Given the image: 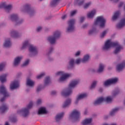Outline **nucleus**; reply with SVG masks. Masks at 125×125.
<instances>
[{"label": "nucleus", "instance_id": "nucleus-1", "mask_svg": "<svg viewBox=\"0 0 125 125\" xmlns=\"http://www.w3.org/2000/svg\"><path fill=\"white\" fill-rule=\"evenodd\" d=\"M110 47H116L115 50L114 51V54H117L119 52H121V50L123 49V46H122L118 42H112L110 40H107L104 46L103 47L104 50H107L109 49Z\"/></svg>", "mask_w": 125, "mask_h": 125}, {"label": "nucleus", "instance_id": "nucleus-2", "mask_svg": "<svg viewBox=\"0 0 125 125\" xmlns=\"http://www.w3.org/2000/svg\"><path fill=\"white\" fill-rule=\"evenodd\" d=\"M79 83H80L79 80H73L71 81L69 84L68 88L62 92V95L65 97L71 95V94L73 93V88H74Z\"/></svg>", "mask_w": 125, "mask_h": 125}, {"label": "nucleus", "instance_id": "nucleus-3", "mask_svg": "<svg viewBox=\"0 0 125 125\" xmlns=\"http://www.w3.org/2000/svg\"><path fill=\"white\" fill-rule=\"evenodd\" d=\"M61 35V34L60 33V32L58 31H55L53 36L48 37L47 41L48 42H49L51 44H54V43L56 42V40L59 39Z\"/></svg>", "mask_w": 125, "mask_h": 125}, {"label": "nucleus", "instance_id": "nucleus-4", "mask_svg": "<svg viewBox=\"0 0 125 125\" xmlns=\"http://www.w3.org/2000/svg\"><path fill=\"white\" fill-rule=\"evenodd\" d=\"M112 100H113V98H111V97H107L106 99L103 97H101L95 101L94 105H95V106H96L97 105H101V104H102L103 102L110 103V102H111Z\"/></svg>", "mask_w": 125, "mask_h": 125}, {"label": "nucleus", "instance_id": "nucleus-5", "mask_svg": "<svg viewBox=\"0 0 125 125\" xmlns=\"http://www.w3.org/2000/svg\"><path fill=\"white\" fill-rule=\"evenodd\" d=\"M33 107V102H31L29 104L27 105V108H22V110H20L18 111L19 114L22 113V116L23 117H27L29 114V110Z\"/></svg>", "mask_w": 125, "mask_h": 125}, {"label": "nucleus", "instance_id": "nucleus-6", "mask_svg": "<svg viewBox=\"0 0 125 125\" xmlns=\"http://www.w3.org/2000/svg\"><path fill=\"white\" fill-rule=\"evenodd\" d=\"M80 116L81 113L79 111L74 109L70 115L69 118L70 119H71L72 120H73V121L76 122L77 121L80 120Z\"/></svg>", "mask_w": 125, "mask_h": 125}, {"label": "nucleus", "instance_id": "nucleus-7", "mask_svg": "<svg viewBox=\"0 0 125 125\" xmlns=\"http://www.w3.org/2000/svg\"><path fill=\"white\" fill-rule=\"evenodd\" d=\"M105 23H106V20H105L103 16H100L97 18L94 24L97 25L100 23L101 28H103L104 26H105Z\"/></svg>", "mask_w": 125, "mask_h": 125}, {"label": "nucleus", "instance_id": "nucleus-8", "mask_svg": "<svg viewBox=\"0 0 125 125\" xmlns=\"http://www.w3.org/2000/svg\"><path fill=\"white\" fill-rule=\"evenodd\" d=\"M57 76H62L59 79V82H64V81H66L68 78H70L71 74H66L64 73L63 71H59L57 73H56Z\"/></svg>", "mask_w": 125, "mask_h": 125}, {"label": "nucleus", "instance_id": "nucleus-9", "mask_svg": "<svg viewBox=\"0 0 125 125\" xmlns=\"http://www.w3.org/2000/svg\"><path fill=\"white\" fill-rule=\"evenodd\" d=\"M0 93L4 96V97L0 99V102H3V101L5 100V97H8V96H9V94L7 92V90L4 86H1L0 87Z\"/></svg>", "mask_w": 125, "mask_h": 125}, {"label": "nucleus", "instance_id": "nucleus-10", "mask_svg": "<svg viewBox=\"0 0 125 125\" xmlns=\"http://www.w3.org/2000/svg\"><path fill=\"white\" fill-rule=\"evenodd\" d=\"M10 19L12 22L16 23V25H20L23 23V20H20L18 18V16L16 14H14L11 15Z\"/></svg>", "mask_w": 125, "mask_h": 125}, {"label": "nucleus", "instance_id": "nucleus-11", "mask_svg": "<svg viewBox=\"0 0 125 125\" xmlns=\"http://www.w3.org/2000/svg\"><path fill=\"white\" fill-rule=\"evenodd\" d=\"M75 20L72 19L68 21V26L67 28V32L72 33L75 31Z\"/></svg>", "mask_w": 125, "mask_h": 125}, {"label": "nucleus", "instance_id": "nucleus-12", "mask_svg": "<svg viewBox=\"0 0 125 125\" xmlns=\"http://www.w3.org/2000/svg\"><path fill=\"white\" fill-rule=\"evenodd\" d=\"M24 10L29 13V15L31 16L35 13V11L31 8L29 4H26L24 6Z\"/></svg>", "mask_w": 125, "mask_h": 125}, {"label": "nucleus", "instance_id": "nucleus-13", "mask_svg": "<svg viewBox=\"0 0 125 125\" xmlns=\"http://www.w3.org/2000/svg\"><path fill=\"white\" fill-rule=\"evenodd\" d=\"M0 7H3V8H4V9L5 10V11H6V12H8L9 11H10V10H11L12 8V5H8L6 6V3L3 2L0 5Z\"/></svg>", "mask_w": 125, "mask_h": 125}, {"label": "nucleus", "instance_id": "nucleus-14", "mask_svg": "<svg viewBox=\"0 0 125 125\" xmlns=\"http://www.w3.org/2000/svg\"><path fill=\"white\" fill-rule=\"evenodd\" d=\"M29 51L33 53L34 55H36L38 53V49L36 47L34 46L33 45H29Z\"/></svg>", "mask_w": 125, "mask_h": 125}, {"label": "nucleus", "instance_id": "nucleus-15", "mask_svg": "<svg viewBox=\"0 0 125 125\" xmlns=\"http://www.w3.org/2000/svg\"><path fill=\"white\" fill-rule=\"evenodd\" d=\"M118 82V78H114L112 79H109L104 82V85L107 86L113 83H115Z\"/></svg>", "mask_w": 125, "mask_h": 125}, {"label": "nucleus", "instance_id": "nucleus-16", "mask_svg": "<svg viewBox=\"0 0 125 125\" xmlns=\"http://www.w3.org/2000/svg\"><path fill=\"white\" fill-rule=\"evenodd\" d=\"M18 87H19V82L17 81H14L13 82L10 86V89L11 90L15 89L18 88Z\"/></svg>", "mask_w": 125, "mask_h": 125}, {"label": "nucleus", "instance_id": "nucleus-17", "mask_svg": "<svg viewBox=\"0 0 125 125\" xmlns=\"http://www.w3.org/2000/svg\"><path fill=\"white\" fill-rule=\"evenodd\" d=\"M125 67V62H123L122 63L119 64L116 67V70L118 72L123 70V69Z\"/></svg>", "mask_w": 125, "mask_h": 125}, {"label": "nucleus", "instance_id": "nucleus-18", "mask_svg": "<svg viewBox=\"0 0 125 125\" xmlns=\"http://www.w3.org/2000/svg\"><path fill=\"white\" fill-rule=\"evenodd\" d=\"M87 96V94H86V93L79 95L77 98L76 101L75 102V104H77L78 103H79V101H80L81 99H83V98L86 97Z\"/></svg>", "mask_w": 125, "mask_h": 125}, {"label": "nucleus", "instance_id": "nucleus-19", "mask_svg": "<svg viewBox=\"0 0 125 125\" xmlns=\"http://www.w3.org/2000/svg\"><path fill=\"white\" fill-rule=\"evenodd\" d=\"M8 110V107L5 104H3L0 107V112H1V113H4V112L7 111Z\"/></svg>", "mask_w": 125, "mask_h": 125}, {"label": "nucleus", "instance_id": "nucleus-20", "mask_svg": "<svg viewBox=\"0 0 125 125\" xmlns=\"http://www.w3.org/2000/svg\"><path fill=\"white\" fill-rule=\"evenodd\" d=\"M92 122V119L86 118L82 122V125H89V124H90V123H91Z\"/></svg>", "mask_w": 125, "mask_h": 125}, {"label": "nucleus", "instance_id": "nucleus-21", "mask_svg": "<svg viewBox=\"0 0 125 125\" xmlns=\"http://www.w3.org/2000/svg\"><path fill=\"white\" fill-rule=\"evenodd\" d=\"M22 57H17L14 62V65L15 66H18L19 63H20V61H21V59H22Z\"/></svg>", "mask_w": 125, "mask_h": 125}, {"label": "nucleus", "instance_id": "nucleus-22", "mask_svg": "<svg viewBox=\"0 0 125 125\" xmlns=\"http://www.w3.org/2000/svg\"><path fill=\"white\" fill-rule=\"evenodd\" d=\"M71 99H66L62 105V108H66V107H68V106L71 104Z\"/></svg>", "mask_w": 125, "mask_h": 125}, {"label": "nucleus", "instance_id": "nucleus-23", "mask_svg": "<svg viewBox=\"0 0 125 125\" xmlns=\"http://www.w3.org/2000/svg\"><path fill=\"white\" fill-rule=\"evenodd\" d=\"M35 85V82L32 81L30 79H27L26 82V85L28 86H30V87H33Z\"/></svg>", "mask_w": 125, "mask_h": 125}, {"label": "nucleus", "instance_id": "nucleus-24", "mask_svg": "<svg viewBox=\"0 0 125 125\" xmlns=\"http://www.w3.org/2000/svg\"><path fill=\"white\" fill-rule=\"evenodd\" d=\"M95 13H96V10H93L87 14V16L88 18H93V16L95 15Z\"/></svg>", "mask_w": 125, "mask_h": 125}, {"label": "nucleus", "instance_id": "nucleus-25", "mask_svg": "<svg viewBox=\"0 0 125 125\" xmlns=\"http://www.w3.org/2000/svg\"><path fill=\"white\" fill-rule=\"evenodd\" d=\"M120 14H121V13L120 12V11H118L115 12L113 16H112V20H116V19H118Z\"/></svg>", "mask_w": 125, "mask_h": 125}, {"label": "nucleus", "instance_id": "nucleus-26", "mask_svg": "<svg viewBox=\"0 0 125 125\" xmlns=\"http://www.w3.org/2000/svg\"><path fill=\"white\" fill-rule=\"evenodd\" d=\"M64 116V113L63 112H62L60 114H58L56 115V121L57 122H59L60 120H61Z\"/></svg>", "mask_w": 125, "mask_h": 125}, {"label": "nucleus", "instance_id": "nucleus-27", "mask_svg": "<svg viewBox=\"0 0 125 125\" xmlns=\"http://www.w3.org/2000/svg\"><path fill=\"white\" fill-rule=\"evenodd\" d=\"M46 110L44 107L41 108L38 111V115H42L43 114H46Z\"/></svg>", "mask_w": 125, "mask_h": 125}, {"label": "nucleus", "instance_id": "nucleus-28", "mask_svg": "<svg viewBox=\"0 0 125 125\" xmlns=\"http://www.w3.org/2000/svg\"><path fill=\"white\" fill-rule=\"evenodd\" d=\"M6 77H7L6 74H4L0 76V81L2 83L6 82Z\"/></svg>", "mask_w": 125, "mask_h": 125}, {"label": "nucleus", "instance_id": "nucleus-29", "mask_svg": "<svg viewBox=\"0 0 125 125\" xmlns=\"http://www.w3.org/2000/svg\"><path fill=\"white\" fill-rule=\"evenodd\" d=\"M11 46V42H10V39L6 40L4 43V46L5 47H10Z\"/></svg>", "mask_w": 125, "mask_h": 125}, {"label": "nucleus", "instance_id": "nucleus-30", "mask_svg": "<svg viewBox=\"0 0 125 125\" xmlns=\"http://www.w3.org/2000/svg\"><path fill=\"white\" fill-rule=\"evenodd\" d=\"M11 36L13 38H18V37L19 36V34L18 33V32H17V31H12L11 32Z\"/></svg>", "mask_w": 125, "mask_h": 125}, {"label": "nucleus", "instance_id": "nucleus-31", "mask_svg": "<svg viewBox=\"0 0 125 125\" xmlns=\"http://www.w3.org/2000/svg\"><path fill=\"white\" fill-rule=\"evenodd\" d=\"M104 65H103V64L102 63H100L99 64V69L97 71V73H102V72L103 71V69H104Z\"/></svg>", "mask_w": 125, "mask_h": 125}, {"label": "nucleus", "instance_id": "nucleus-32", "mask_svg": "<svg viewBox=\"0 0 125 125\" xmlns=\"http://www.w3.org/2000/svg\"><path fill=\"white\" fill-rule=\"evenodd\" d=\"M88 59H89V55H85L83 59L82 60V63H85V62L88 61Z\"/></svg>", "mask_w": 125, "mask_h": 125}, {"label": "nucleus", "instance_id": "nucleus-33", "mask_svg": "<svg viewBox=\"0 0 125 125\" xmlns=\"http://www.w3.org/2000/svg\"><path fill=\"white\" fill-rule=\"evenodd\" d=\"M118 111H119V108L118 107L112 109V110L109 113L110 116H114V115H115V113L116 112H118Z\"/></svg>", "mask_w": 125, "mask_h": 125}, {"label": "nucleus", "instance_id": "nucleus-34", "mask_svg": "<svg viewBox=\"0 0 125 125\" xmlns=\"http://www.w3.org/2000/svg\"><path fill=\"white\" fill-rule=\"evenodd\" d=\"M83 2H84V0H75V1H74V3L75 4L78 3V5H82Z\"/></svg>", "mask_w": 125, "mask_h": 125}, {"label": "nucleus", "instance_id": "nucleus-35", "mask_svg": "<svg viewBox=\"0 0 125 125\" xmlns=\"http://www.w3.org/2000/svg\"><path fill=\"white\" fill-rule=\"evenodd\" d=\"M60 0H52L51 5L52 6H55V5H57V3L59 2Z\"/></svg>", "mask_w": 125, "mask_h": 125}, {"label": "nucleus", "instance_id": "nucleus-36", "mask_svg": "<svg viewBox=\"0 0 125 125\" xmlns=\"http://www.w3.org/2000/svg\"><path fill=\"white\" fill-rule=\"evenodd\" d=\"M50 83V78L49 77H47L45 79L44 84L45 85H47Z\"/></svg>", "mask_w": 125, "mask_h": 125}, {"label": "nucleus", "instance_id": "nucleus-37", "mask_svg": "<svg viewBox=\"0 0 125 125\" xmlns=\"http://www.w3.org/2000/svg\"><path fill=\"white\" fill-rule=\"evenodd\" d=\"M29 45V42L25 41L24 42H23L22 46L21 47V49H24V48H26V47H27V46Z\"/></svg>", "mask_w": 125, "mask_h": 125}, {"label": "nucleus", "instance_id": "nucleus-38", "mask_svg": "<svg viewBox=\"0 0 125 125\" xmlns=\"http://www.w3.org/2000/svg\"><path fill=\"white\" fill-rule=\"evenodd\" d=\"M97 83V82L96 81H94L92 83L91 87H90V89H92L93 88H94V87H95V86H96Z\"/></svg>", "mask_w": 125, "mask_h": 125}, {"label": "nucleus", "instance_id": "nucleus-39", "mask_svg": "<svg viewBox=\"0 0 125 125\" xmlns=\"http://www.w3.org/2000/svg\"><path fill=\"white\" fill-rule=\"evenodd\" d=\"M74 63L75 61L74 60V59H71L70 61H69V65L70 66V67H73V66H74Z\"/></svg>", "mask_w": 125, "mask_h": 125}, {"label": "nucleus", "instance_id": "nucleus-40", "mask_svg": "<svg viewBox=\"0 0 125 125\" xmlns=\"http://www.w3.org/2000/svg\"><path fill=\"white\" fill-rule=\"evenodd\" d=\"M5 66V63L2 62L0 63V71H2V69Z\"/></svg>", "mask_w": 125, "mask_h": 125}, {"label": "nucleus", "instance_id": "nucleus-41", "mask_svg": "<svg viewBox=\"0 0 125 125\" xmlns=\"http://www.w3.org/2000/svg\"><path fill=\"white\" fill-rule=\"evenodd\" d=\"M119 92H120V91L119 90V89L114 91L112 92L113 96H116V95H118V94H119Z\"/></svg>", "mask_w": 125, "mask_h": 125}, {"label": "nucleus", "instance_id": "nucleus-42", "mask_svg": "<svg viewBox=\"0 0 125 125\" xmlns=\"http://www.w3.org/2000/svg\"><path fill=\"white\" fill-rule=\"evenodd\" d=\"M90 5H91V2H89L88 3H87L84 5V8L85 9H86V8H88V7H89Z\"/></svg>", "mask_w": 125, "mask_h": 125}, {"label": "nucleus", "instance_id": "nucleus-43", "mask_svg": "<svg viewBox=\"0 0 125 125\" xmlns=\"http://www.w3.org/2000/svg\"><path fill=\"white\" fill-rule=\"evenodd\" d=\"M77 12H78V11H77V10L72 11L70 12V16H74V15H75V14H76V13H77Z\"/></svg>", "mask_w": 125, "mask_h": 125}, {"label": "nucleus", "instance_id": "nucleus-44", "mask_svg": "<svg viewBox=\"0 0 125 125\" xmlns=\"http://www.w3.org/2000/svg\"><path fill=\"white\" fill-rule=\"evenodd\" d=\"M29 60H26L23 64H22V67H24V66H27L28 64H29Z\"/></svg>", "mask_w": 125, "mask_h": 125}, {"label": "nucleus", "instance_id": "nucleus-45", "mask_svg": "<svg viewBox=\"0 0 125 125\" xmlns=\"http://www.w3.org/2000/svg\"><path fill=\"white\" fill-rule=\"evenodd\" d=\"M106 34H107V31L105 30L101 34V38H104L105 36H106Z\"/></svg>", "mask_w": 125, "mask_h": 125}, {"label": "nucleus", "instance_id": "nucleus-46", "mask_svg": "<svg viewBox=\"0 0 125 125\" xmlns=\"http://www.w3.org/2000/svg\"><path fill=\"white\" fill-rule=\"evenodd\" d=\"M43 76H44V73H42L41 74L37 77V79H42V78Z\"/></svg>", "mask_w": 125, "mask_h": 125}, {"label": "nucleus", "instance_id": "nucleus-47", "mask_svg": "<svg viewBox=\"0 0 125 125\" xmlns=\"http://www.w3.org/2000/svg\"><path fill=\"white\" fill-rule=\"evenodd\" d=\"M42 85L38 86L36 90L37 92H39V91H41V90H42Z\"/></svg>", "mask_w": 125, "mask_h": 125}, {"label": "nucleus", "instance_id": "nucleus-48", "mask_svg": "<svg viewBox=\"0 0 125 125\" xmlns=\"http://www.w3.org/2000/svg\"><path fill=\"white\" fill-rule=\"evenodd\" d=\"M94 31H95V29H92V30H90L88 32L89 35H92V34H93V33H94Z\"/></svg>", "mask_w": 125, "mask_h": 125}, {"label": "nucleus", "instance_id": "nucleus-49", "mask_svg": "<svg viewBox=\"0 0 125 125\" xmlns=\"http://www.w3.org/2000/svg\"><path fill=\"white\" fill-rule=\"evenodd\" d=\"M11 121L12 122V123H16V122L17 121V119L15 117H13L11 118Z\"/></svg>", "mask_w": 125, "mask_h": 125}, {"label": "nucleus", "instance_id": "nucleus-50", "mask_svg": "<svg viewBox=\"0 0 125 125\" xmlns=\"http://www.w3.org/2000/svg\"><path fill=\"white\" fill-rule=\"evenodd\" d=\"M85 19V18H84V17H81L80 19L81 23H83V21H84Z\"/></svg>", "mask_w": 125, "mask_h": 125}, {"label": "nucleus", "instance_id": "nucleus-51", "mask_svg": "<svg viewBox=\"0 0 125 125\" xmlns=\"http://www.w3.org/2000/svg\"><path fill=\"white\" fill-rule=\"evenodd\" d=\"M42 103V100L40 99L37 101V105H40Z\"/></svg>", "mask_w": 125, "mask_h": 125}, {"label": "nucleus", "instance_id": "nucleus-52", "mask_svg": "<svg viewBox=\"0 0 125 125\" xmlns=\"http://www.w3.org/2000/svg\"><path fill=\"white\" fill-rule=\"evenodd\" d=\"M75 63H76V64H79V63H81V59H79L77 60Z\"/></svg>", "mask_w": 125, "mask_h": 125}, {"label": "nucleus", "instance_id": "nucleus-53", "mask_svg": "<svg viewBox=\"0 0 125 125\" xmlns=\"http://www.w3.org/2000/svg\"><path fill=\"white\" fill-rule=\"evenodd\" d=\"M80 54H81V52H80L79 51H77L76 52V53L75 54V56H79V55H80Z\"/></svg>", "mask_w": 125, "mask_h": 125}, {"label": "nucleus", "instance_id": "nucleus-54", "mask_svg": "<svg viewBox=\"0 0 125 125\" xmlns=\"http://www.w3.org/2000/svg\"><path fill=\"white\" fill-rule=\"evenodd\" d=\"M42 27L41 26L39 27L38 28H37V32H40V31L42 30Z\"/></svg>", "mask_w": 125, "mask_h": 125}, {"label": "nucleus", "instance_id": "nucleus-55", "mask_svg": "<svg viewBox=\"0 0 125 125\" xmlns=\"http://www.w3.org/2000/svg\"><path fill=\"white\" fill-rule=\"evenodd\" d=\"M53 50V48L51 47L50 48V50L48 53V54H50V53H51V52Z\"/></svg>", "mask_w": 125, "mask_h": 125}, {"label": "nucleus", "instance_id": "nucleus-56", "mask_svg": "<svg viewBox=\"0 0 125 125\" xmlns=\"http://www.w3.org/2000/svg\"><path fill=\"white\" fill-rule=\"evenodd\" d=\"M65 18H67V15H63L62 17V20H64V19H65Z\"/></svg>", "mask_w": 125, "mask_h": 125}, {"label": "nucleus", "instance_id": "nucleus-57", "mask_svg": "<svg viewBox=\"0 0 125 125\" xmlns=\"http://www.w3.org/2000/svg\"><path fill=\"white\" fill-rule=\"evenodd\" d=\"M51 94H52V95H55V94H56V91H52Z\"/></svg>", "mask_w": 125, "mask_h": 125}, {"label": "nucleus", "instance_id": "nucleus-58", "mask_svg": "<svg viewBox=\"0 0 125 125\" xmlns=\"http://www.w3.org/2000/svg\"><path fill=\"white\" fill-rule=\"evenodd\" d=\"M87 26V24H85L83 25V28H86Z\"/></svg>", "mask_w": 125, "mask_h": 125}, {"label": "nucleus", "instance_id": "nucleus-59", "mask_svg": "<svg viewBox=\"0 0 125 125\" xmlns=\"http://www.w3.org/2000/svg\"><path fill=\"white\" fill-rule=\"evenodd\" d=\"M123 4H124V2H121L119 4V7H121V6H122Z\"/></svg>", "mask_w": 125, "mask_h": 125}, {"label": "nucleus", "instance_id": "nucleus-60", "mask_svg": "<svg viewBox=\"0 0 125 125\" xmlns=\"http://www.w3.org/2000/svg\"><path fill=\"white\" fill-rule=\"evenodd\" d=\"M99 91H100V92H102V91H103V89L102 88H100L99 89Z\"/></svg>", "mask_w": 125, "mask_h": 125}, {"label": "nucleus", "instance_id": "nucleus-61", "mask_svg": "<svg viewBox=\"0 0 125 125\" xmlns=\"http://www.w3.org/2000/svg\"><path fill=\"white\" fill-rule=\"evenodd\" d=\"M84 115H86L87 114V110H85L84 112Z\"/></svg>", "mask_w": 125, "mask_h": 125}, {"label": "nucleus", "instance_id": "nucleus-62", "mask_svg": "<svg viewBox=\"0 0 125 125\" xmlns=\"http://www.w3.org/2000/svg\"><path fill=\"white\" fill-rule=\"evenodd\" d=\"M5 125H9V124L8 123V122H6Z\"/></svg>", "mask_w": 125, "mask_h": 125}, {"label": "nucleus", "instance_id": "nucleus-63", "mask_svg": "<svg viewBox=\"0 0 125 125\" xmlns=\"http://www.w3.org/2000/svg\"><path fill=\"white\" fill-rule=\"evenodd\" d=\"M42 0H40V1H42Z\"/></svg>", "mask_w": 125, "mask_h": 125}]
</instances>
